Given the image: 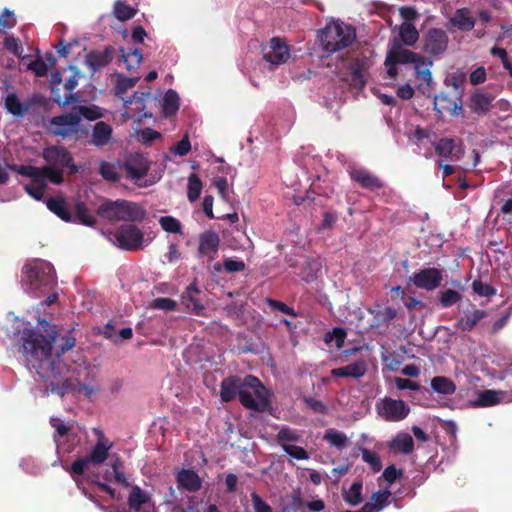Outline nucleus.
I'll list each match as a JSON object with an SVG mask.
<instances>
[{
    "mask_svg": "<svg viewBox=\"0 0 512 512\" xmlns=\"http://www.w3.org/2000/svg\"><path fill=\"white\" fill-rule=\"evenodd\" d=\"M21 282L31 292L52 288L56 283L54 267L47 261L33 260L23 266Z\"/></svg>",
    "mask_w": 512,
    "mask_h": 512,
    "instance_id": "nucleus-2",
    "label": "nucleus"
},
{
    "mask_svg": "<svg viewBox=\"0 0 512 512\" xmlns=\"http://www.w3.org/2000/svg\"><path fill=\"white\" fill-rule=\"evenodd\" d=\"M494 99L493 94L477 89L470 95L467 107L473 114L485 116L490 112Z\"/></svg>",
    "mask_w": 512,
    "mask_h": 512,
    "instance_id": "nucleus-16",
    "label": "nucleus"
},
{
    "mask_svg": "<svg viewBox=\"0 0 512 512\" xmlns=\"http://www.w3.org/2000/svg\"><path fill=\"white\" fill-rule=\"evenodd\" d=\"M388 62L392 64H414L422 59V55L408 49H403L401 43L394 40L392 47L389 49Z\"/></svg>",
    "mask_w": 512,
    "mask_h": 512,
    "instance_id": "nucleus-18",
    "label": "nucleus"
},
{
    "mask_svg": "<svg viewBox=\"0 0 512 512\" xmlns=\"http://www.w3.org/2000/svg\"><path fill=\"white\" fill-rule=\"evenodd\" d=\"M350 178L361 188L375 191L383 188V182L373 173L365 168H352L349 171Z\"/></svg>",
    "mask_w": 512,
    "mask_h": 512,
    "instance_id": "nucleus-17",
    "label": "nucleus"
},
{
    "mask_svg": "<svg viewBox=\"0 0 512 512\" xmlns=\"http://www.w3.org/2000/svg\"><path fill=\"white\" fill-rule=\"evenodd\" d=\"M63 171L64 169L62 168L43 166L41 171V177L44 181H46L47 179L53 184L60 185L64 182Z\"/></svg>",
    "mask_w": 512,
    "mask_h": 512,
    "instance_id": "nucleus-49",
    "label": "nucleus"
},
{
    "mask_svg": "<svg viewBox=\"0 0 512 512\" xmlns=\"http://www.w3.org/2000/svg\"><path fill=\"white\" fill-rule=\"evenodd\" d=\"M112 132L110 124L104 121L97 122L92 130L91 144L99 148L106 146L111 141Z\"/></svg>",
    "mask_w": 512,
    "mask_h": 512,
    "instance_id": "nucleus-26",
    "label": "nucleus"
},
{
    "mask_svg": "<svg viewBox=\"0 0 512 512\" xmlns=\"http://www.w3.org/2000/svg\"><path fill=\"white\" fill-rule=\"evenodd\" d=\"M318 37L322 49L333 54L349 47L356 39V32L343 22H332L319 31Z\"/></svg>",
    "mask_w": 512,
    "mask_h": 512,
    "instance_id": "nucleus-3",
    "label": "nucleus"
},
{
    "mask_svg": "<svg viewBox=\"0 0 512 512\" xmlns=\"http://www.w3.org/2000/svg\"><path fill=\"white\" fill-rule=\"evenodd\" d=\"M437 299L442 308H448L461 301L462 295L456 290L447 289L445 291H440L437 294Z\"/></svg>",
    "mask_w": 512,
    "mask_h": 512,
    "instance_id": "nucleus-44",
    "label": "nucleus"
},
{
    "mask_svg": "<svg viewBox=\"0 0 512 512\" xmlns=\"http://www.w3.org/2000/svg\"><path fill=\"white\" fill-rule=\"evenodd\" d=\"M179 96L176 91L169 89L163 98V112L166 116L174 115L179 109Z\"/></svg>",
    "mask_w": 512,
    "mask_h": 512,
    "instance_id": "nucleus-42",
    "label": "nucleus"
},
{
    "mask_svg": "<svg viewBox=\"0 0 512 512\" xmlns=\"http://www.w3.org/2000/svg\"><path fill=\"white\" fill-rule=\"evenodd\" d=\"M48 130L52 135L62 139L77 140L82 133L80 116L75 111L54 116L49 120Z\"/></svg>",
    "mask_w": 512,
    "mask_h": 512,
    "instance_id": "nucleus-7",
    "label": "nucleus"
},
{
    "mask_svg": "<svg viewBox=\"0 0 512 512\" xmlns=\"http://www.w3.org/2000/svg\"><path fill=\"white\" fill-rule=\"evenodd\" d=\"M186 306L191 309L195 314L201 315L205 309L204 305L193 295L182 296Z\"/></svg>",
    "mask_w": 512,
    "mask_h": 512,
    "instance_id": "nucleus-62",
    "label": "nucleus"
},
{
    "mask_svg": "<svg viewBox=\"0 0 512 512\" xmlns=\"http://www.w3.org/2000/svg\"><path fill=\"white\" fill-rule=\"evenodd\" d=\"M111 447L112 443L101 435L87 456L79 457L73 461L68 469L70 475L72 477L81 476L84 474L88 465L97 466L102 464L108 458Z\"/></svg>",
    "mask_w": 512,
    "mask_h": 512,
    "instance_id": "nucleus-6",
    "label": "nucleus"
},
{
    "mask_svg": "<svg viewBox=\"0 0 512 512\" xmlns=\"http://www.w3.org/2000/svg\"><path fill=\"white\" fill-rule=\"evenodd\" d=\"M25 111L26 113L35 107H45L47 105V99L45 96L35 93L31 97H29L25 102Z\"/></svg>",
    "mask_w": 512,
    "mask_h": 512,
    "instance_id": "nucleus-60",
    "label": "nucleus"
},
{
    "mask_svg": "<svg viewBox=\"0 0 512 512\" xmlns=\"http://www.w3.org/2000/svg\"><path fill=\"white\" fill-rule=\"evenodd\" d=\"M366 364L364 361H357L347 366L334 368L330 374L334 377H352L360 378L366 373Z\"/></svg>",
    "mask_w": 512,
    "mask_h": 512,
    "instance_id": "nucleus-29",
    "label": "nucleus"
},
{
    "mask_svg": "<svg viewBox=\"0 0 512 512\" xmlns=\"http://www.w3.org/2000/svg\"><path fill=\"white\" fill-rule=\"evenodd\" d=\"M77 84H78V81L75 76H71L69 79H67L64 84V87L68 91V93L65 94L64 97H62L59 94V89L53 85L51 88V93L53 95V101L61 106H66V105L72 103L73 101H75L76 97L72 94V91L75 89Z\"/></svg>",
    "mask_w": 512,
    "mask_h": 512,
    "instance_id": "nucleus-30",
    "label": "nucleus"
},
{
    "mask_svg": "<svg viewBox=\"0 0 512 512\" xmlns=\"http://www.w3.org/2000/svg\"><path fill=\"white\" fill-rule=\"evenodd\" d=\"M302 400L305 403V405L314 413L326 414L328 412L326 405L320 400H317L309 396L303 397Z\"/></svg>",
    "mask_w": 512,
    "mask_h": 512,
    "instance_id": "nucleus-59",
    "label": "nucleus"
},
{
    "mask_svg": "<svg viewBox=\"0 0 512 512\" xmlns=\"http://www.w3.org/2000/svg\"><path fill=\"white\" fill-rule=\"evenodd\" d=\"M450 23L461 31H471L475 26V18L468 8H459L450 18Z\"/></svg>",
    "mask_w": 512,
    "mask_h": 512,
    "instance_id": "nucleus-27",
    "label": "nucleus"
},
{
    "mask_svg": "<svg viewBox=\"0 0 512 512\" xmlns=\"http://www.w3.org/2000/svg\"><path fill=\"white\" fill-rule=\"evenodd\" d=\"M432 65V60L426 59L424 56L414 63V76L420 81L418 84L420 91H424V86L429 87L432 83V73L430 71Z\"/></svg>",
    "mask_w": 512,
    "mask_h": 512,
    "instance_id": "nucleus-24",
    "label": "nucleus"
},
{
    "mask_svg": "<svg viewBox=\"0 0 512 512\" xmlns=\"http://www.w3.org/2000/svg\"><path fill=\"white\" fill-rule=\"evenodd\" d=\"M362 488V481H355L348 491L343 492L344 501L351 506H357L360 504L363 500Z\"/></svg>",
    "mask_w": 512,
    "mask_h": 512,
    "instance_id": "nucleus-40",
    "label": "nucleus"
},
{
    "mask_svg": "<svg viewBox=\"0 0 512 512\" xmlns=\"http://www.w3.org/2000/svg\"><path fill=\"white\" fill-rule=\"evenodd\" d=\"M283 450L289 456H291L292 458H295L297 460L309 459V454L307 453V451L300 446H296V445H292V444L291 445H283Z\"/></svg>",
    "mask_w": 512,
    "mask_h": 512,
    "instance_id": "nucleus-58",
    "label": "nucleus"
},
{
    "mask_svg": "<svg viewBox=\"0 0 512 512\" xmlns=\"http://www.w3.org/2000/svg\"><path fill=\"white\" fill-rule=\"evenodd\" d=\"M251 501L254 512H272L271 506L266 503L256 492L251 493Z\"/></svg>",
    "mask_w": 512,
    "mask_h": 512,
    "instance_id": "nucleus-63",
    "label": "nucleus"
},
{
    "mask_svg": "<svg viewBox=\"0 0 512 512\" xmlns=\"http://www.w3.org/2000/svg\"><path fill=\"white\" fill-rule=\"evenodd\" d=\"M243 379L239 376H230L222 380L220 397L223 402H230L239 396Z\"/></svg>",
    "mask_w": 512,
    "mask_h": 512,
    "instance_id": "nucleus-23",
    "label": "nucleus"
},
{
    "mask_svg": "<svg viewBox=\"0 0 512 512\" xmlns=\"http://www.w3.org/2000/svg\"><path fill=\"white\" fill-rule=\"evenodd\" d=\"M5 108L9 113L19 118H22L26 114L25 104L20 102L18 96L14 93L6 96Z\"/></svg>",
    "mask_w": 512,
    "mask_h": 512,
    "instance_id": "nucleus-41",
    "label": "nucleus"
},
{
    "mask_svg": "<svg viewBox=\"0 0 512 512\" xmlns=\"http://www.w3.org/2000/svg\"><path fill=\"white\" fill-rule=\"evenodd\" d=\"M474 293L481 297H491L496 294V289L490 284L483 283L481 280H474L472 283Z\"/></svg>",
    "mask_w": 512,
    "mask_h": 512,
    "instance_id": "nucleus-56",
    "label": "nucleus"
},
{
    "mask_svg": "<svg viewBox=\"0 0 512 512\" xmlns=\"http://www.w3.org/2000/svg\"><path fill=\"white\" fill-rule=\"evenodd\" d=\"M162 229L169 233H182L181 223L178 219L172 216H162L159 219Z\"/></svg>",
    "mask_w": 512,
    "mask_h": 512,
    "instance_id": "nucleus-54",
    "label": "nucleus"
},
{
    "mask_svg": "<svg viewBox=\"0 0 512 512\" xmlns=\"http://www.w3.org/2000/svg\"><path fill=\"white\" fill-rule=\"evenodd\" d=\"M114 244L125 251H137L144 243V233L134 224H122L111 233Z\"/></svg>",
    "mask_w": 512,
    "mask_h": 512,
    "instance_id": "nucleus-8",
    "label": "nucleus"
},
{
    "mask_svg": "<svg viewBox=\"0 0 512 512\" xmlns=\"http://www.w3.org/2000/svg\"><path fill=\"white\" fill-rule=\"evenodd\" d=\"M150 307L153 309H158V310H163V311H174L177 307V303L175 300H173L171 298L160 297V298L154 299L151 302Z\"/></svg>",
    "mask_w": 512,
    "mask_h": 512,
    "instance_id": "nucleus-57",
    "label": "nucleus"
},
{
    "mask_svg": "<svg viewBox=\"0 0 512 512\" xmlns=\"http://www.w3.org/2000/svg\"><path fill=\"white\" fill-rule=\"evenodd\" d=\"M47 208L57 215L63 221L69 222L72 220V215L67 208V204L62 197H51L47 200Z\"/></svg>",
    "mask_w": 512,
    "mask_h": 512,
    "instance_id": "nucleus-34",
    "label": "nucleus"
},
{
    "mask_svg": "<svg viewBox=\"0 0 512 512\" xmlns=\"http://www.w3.org/2000/svg\"><path fill=\"white\" fill-rule=\"evenodd\" d=\"M75 220L86 226H94L96 218L84 203H77L75 207Z\"/></svg>",
    "mask_w": 512,
    "mask_h": 512,
    "instance_id": "nucleus-45",
    "label": "nucleus"
},
{
    "mask_svg": "<svg viewBox=\"0 0 512 512\" xmlns=\"http://www.w3.org/2000/svg\"><path fill=\"white\" fill-rule=\"evenodd\" d=\"M345 338L346 331L341 327H335L325 334L324 341L327 344L334 342L337 348H341L344 345Z\"/></svg>",
    "mask_w": 512,
    "mask_h": 512,
    "instance_id": "nucleus-53",
    "label": "nucleus"
},
{
    "mask_svg": "<svg viewBox=\"0 0 512 512\" xmlns=\"http://www.w3.org/2000/svg\"><path fill=\"white\" fill-rule=\"evenodd\" d=\"M487 316L484 310L474 309L472 312L465 314L456 323L455 328L463 332H469L474 329L480 320Z\"/></svg>",
    "mask_w": 512,
    "mask_h": 512,
    "instance_id": "nucleus-31",
    "label": "nucleus"
},
{
    "mask_svg": "<svg viewBox=\"0 0 512 512\" xmlns=\"http://www.w3.org/2000/svg\"><path fill=\"white\" fill-rule=\"evenodd\" d=\"M171 152L175 155L185 156L191 150V144L189 141L188 135H185L174 147H172Z\"/></svg>",
    "mask_w": 512,
    "mask_h": 512,
    "instance_id": "nucleus-61",
    "label": "nucleus"
},
{
    "mask_svg": "<svg viewBox=\"0 0 512 512\" xmlns=\"http://www.w3.org/2000/svg\"><path fill=\"white\" fill-rule=\"evenodd\" d=\"M448 41V35L443 29L431 28L423 37L422 49L426 54L439 56L446 51Z\"/></svg>",
    "mask_w": 512,
    "mask_h": 512,
    "instance_id": "nucleus-11",
    "label": "nucleus"
},
{
    "mask_svg": "<svg viewBox=\"0 0 512 512\" xmlns=\"http://www.w3.org/2000/svg\"><path fill=\"white\" fill-rule=\"evenodd\" d=\"M431 388L434 392L451 395L456 391L455 383L445 376H435L431 379Z\"/></svg>",
    "mask_w": 512,
    "mask_h": 512,
    "instance_id": "nucleus-37",
    "label": "nucleus"
},
{
    "mask_svg": "<svg viewBox=\"0 0 512 512\" xmlns=\"http://www.w3.org/2000/svg\"><path fill=\"white\" fill-rule=\"evenodd\" d=\"M202 190V181L199 176L195 173H192L188 178V191L187 197L190 202H195L201 193Z\"/></svg>",
    "mask_w": 512,
    "mask_h": 512,
    "instance_id": "nucleus-50",
    "label": "nucleus"
},
{
    "mask_svg": "<svg viewBox=\"0 0 512 512\" xmlns=\"http://www.w3.org/2000/svg\"><path fill=\"white\" fill-rule=\"evenodd\" d=\"M22 342L21 351L30 370H34L40 378L47 382L46 388L52 393L63 397L72 389L69 378H64L68 371L60 355L72 349L76 339L66 334L62 337L60 351L52 352L58 332L55 326L46 320H39L37 329L23 328L19 331Z\"/></svg>",
    "mask_w": 512,
    "mask_h": 512,
    "instance_id": "nucleus-1",
    "label": "nucleus"
},
{
    "mask_svg": "<svg viewBox=\"0 0 512 512\" xmlns=\"http://www.w3.org/2000/svg\"><path fill=\"white\" fill-rule=\"evenodd\" d=\"M499 394L494 390H484L478 394V398L474 401L476 407H489L499 403Z\"/></svg>",
    "mask_w": 512,
    "mask_h": 512,
    "instance_id": "nucleus-47",
    "label": "nucleus"
},
{
    "mask_svg": "<svg viewBox=\"0 0 512 512\" xmlns=\"http://www.w3.org/2000/svg\"><path fill=\"white\" fill-rule=\"evenodd\" d=\"M262 52L263 58L273 65L285 63L290 56L287 44L279 37H273L269 46L263 47Z\"/></svg>",
    "mask_w": 512,
    "mask_h": 512,
    "instance_id": "nucleus-14",
    "label": "nucleus"
},
{
    "mask_svg": "<svg viewBox=\"0 0 512 512\" xmlns=\"http://www.w3.org/2000/svg\"><path fill=\"white\" fill-rule=\"evenodd\" d=\"M139 81V77H126L123 74H118L116 79V95L121 97L131 88H133L137 82Z\"/></svg>",
    "mask_w": 512,
    "mask_h": 512,
    "instance_id": "nucleus-46",
    "label": "nucleus"
},
{
    "mask_svg": "<svg viewBox=\"0 0 512 512\" xmlns=\"http://www.w3.org/2000/svg\"><path fill=\"white\" fill-rule=\"evenodd\" d=\"M99 172L105 180H108L111 182H117L120 180V175L117 172L115 165H113L109 162H106V161L101 162Z\"/></svg>",
    "mask_w": 512,
    "mask_h": 512,
    "instance_id": "nucleus-55",
    "label": "nucleus"
},
{
    "mask_svg": "<svg viewBox=\"0 0 512 512\" xmlns=\"http://www.w3.org/2000/svg\"><path fill=\"white\" fill-rule=\"evenodd\" d=\"M238 398L245 408L258 412H264L270 405L265 387L252 375L243 378Z\"/></svg>",
    "mask_w": 512,
    "mask_h": 512,
    "instance_id": "nucleus-5",
    "label": "nucleus"
},
{
    "mask_svg": "<svg viewBox=\"0 0 512 512\" xmlns=\"http://www.w3.org/2000/svg\"><path fill=\"white\" fill-rule=\"evenodd\" d=\"M362 460L370 465L373 472H379L382 469V462L379 455L367 448L361 449Z\"/></svg>",
    "mask_w": 512,
    "mask_h": 512,
    "instance_id": "nucleus-52",
    "label": "nucleus"
},
{
    "mask_svg": "<svg viewBox=\"0 0 512 512\" xmlns=\"http://www.w3.org/2000/svg\"><path fill=\"white\" fill-rule=\"evenodd\" d=\"M391 492L389 490L377 491L374 493L368 502L361 508V512H379L388 503Z\"/></svg>",
    "mask_w": 512,
    "mask_h": 512,
    "instance_id": "nucleus-32",
    "label": "nucleus"
},
{
    "mask_svg": "<svg viewBox=\"0 0 512 512\" xmlns=\"http://www.w3.org/2000/svg\"><path fill=\"white\" fill-rule=\"evenodd\" d=\"M323 440L328 442L331 446H334L338 450H342L348 445L347 436L343 432L337 431L332 428L328 429L325 432Z\"/></svg>",
    "mask_w": 512,
    "mask_h": 512,
    "instance_id": "nucleus-39",
    "label": "nucleus"
},
{
    "mask_svg": "<svg viewBox=\"0 0 512 512\" xmlns=\"http://www.w3.org/2000/svg\"><path fill=\"white\" fill-rule=\"evenodd\" d=\"M115 51L112 46H106L102 51L92 50L86 55L85 62L93 72H96L113 60Z\"/></svg>",
    "mask_w": 512,
    "mask_h": 512,
    "instance_id": "nucleus-20",
    "label": "nucleus"
},
{
    "mask_svg": "<svg viewBox=\"0 0 512 512\" xmlns=\"http://www.w3.org/2000/svg\"><path fill=\"white\" fill-rule=\"evenodd\" d=\"M42 158L46 166L54 168H69L70 174L78 172V167L73 162L72 154L63 146H48L43 149Z\"/></svg>",
    "mask_w": 512,
    "mask_h": 512,
    "instance_id": "nucleus-9",
    "label": "nucleus"
},
{
    "mask_svg": "<svg viewBox=\"0 0 512 512\" xmlns=\"http://www.w3.org/2000/svg\"><path fill=\"white\" fill-rule=\"evenodd\" d=\"M127 176L132 180H139L147 175L149 166L140 155L129 158L124 164Z\"/></svg>",
    "mask_w": 512,
    "mask_h": 512,
    "instance_id": "nucleus-25",
    "label": "nucleus"
},
{
    "mask_svg": "<svg viewBox=\"0 0 512 512\" xmlns=\"http://www.w3.org/2000/svg\"><path fill=\"white\" fill-rule=\"evenodd\" d=\"M442 279V271L430 267L414 273L410 280L417 288L432 291L441 285Z\"/></svg>",
    "mask_w": 512,
    "mask_h": 512,
    "instance_id": "nucleus-13",
    "label": "nucleus"
},
{
    "mask_svg": "<svg viewBox=\"0 0 512 512\" xmlns=\"http://www.w3.org/2000/svg\"><path fill=\"white\" fill-rule=\"evenodd\" d=\"M100 217L109 221L142 222L146 210L138 203L127 200H107L98 208Z\"/></svg>",
    "mask_w": 512,
    "mask_h": 512,
    "instance_id": "nucleus-4",
    "label": "nucleus"
},
{
    "mask_svg": "<svg viewBox=\"0 0 512 512\" xmlns=\"http://www.w3.org/2000/svg\"><path fill=\"white\" fill-rule=\"evenodd\" d=\"M389 448L394 452L408 455L414 450V440L408 433H398L389 443Z\"/></svg>",
    "mask_w": 512,
    "mask_h": 512,
    "instance_id": "nucleus-33",
    "label": "nucleus"
},
{
    "mask_svg": "<svg viewBox=\"0 0 512 512\" xmlns=\"http://www.w3.org/2000/svg\"><path fill=\"white\" fill-rule=\"evenodd\" d=\"M46 188L47 183L42 177L34 179L30 184L24 186L25 192L38 201L43 199Z\"/></svg>",
    "mask_w": 512,
    "mask_h": 512,
    "instance_id": "nucleus-43",
    "label": "nucleus"
},
{
    "mask_svg": "<svg viewBox=\"0 0 512 512\" xmlns=\"http://www.w3.org/2000/svg\"><path fill=\"white\" fill-rule=\"evenodd\" d=\"M119 51L121 52V61L125 63L128 71L135 70L140 66L143 56L138 48L130 49V51L126 53L125 49L120 47Z\"/></svg>",
    "mask_w": 512,
    "mask_h": 512,
    "instance_id": "nucleus-36",
    "label": "nucleus"
},
{
    "mask_svg": "<svg viewBox=\"0 0 512 512\" xmlns=\"http://www.w3.org/2000/svg\"><path fill=\"white\" fill-rule=\"evenodd\" d=\"M151 501V496L139 486H132L127 499V505L133 512H140L143 505Z\"/></svg>",
    "mask_w": 512,
    "mask_h": 512,
    "instance_id": "nucleus-28",
    "label": "nucleus"
},
{
    "mask_svg": "<svg viewBox=\"0 0 512 512\" xmlns=\"http://www.w3.org/2000/svg\"><path fill=\"white\" fill-rule=\"evenodd\" d=\"M402 474L403 471L401 469H397L395 465L391 464L385 468V470L382 473V477L388 484H392L394 481L400 478Z\"/></svg>",
    "mask_w": 512,
    "mask_h": 512,
    "instance_id": "nucleus-64",
    "label": "nucleus"
},
{
    "mask_svg": "<svg viewBox=\"0 0 512 512\" xmlns=\"http://www.w3.org/2000/svg\"><path fill=\"white\" fill-rule=\"evenodd\" d=\"M74 111L77 113V115L80 116V119L84 117L85 119L89 121H94L102 117V113L100 112L99 107L92 105V106H85L80 105L74 108Z\"/></svg>",
    "mask_w": 512,
    "mask_h": 512,
    "instance_id": "nucleus-51",
    "label": "nucleus"
},
{
    "mask_svg": "<svg viewBox=\"0 0 512 512\" xmlns=\"http://www.w3.org/2000/svg\"><path fill=\"white\" fill-rule=\"evenodd\" d=\"M277 443L283 448V445L300 441V435L296 430L289 427H283L276 435Z\"/></svg>",
    "mask_w": 512,
    "mask_h": 512,
    "instance_id": "nucleus-48",
    "label": "nucleus"
},
{
    "mask_svg": "<svg viewBox=\"0 0 512 512\" xmlns=\"http://www.w3.org/2000/svg\"><path fill=\"white\" fill-rule=\"evenodd\" d=\"M434 109L439 113L445 112L452 116H458L463 113L462 95L459 94L455 99L448 93L442 92L434 97Z\"/></svg>",
    "mask_w": 512,
    "mask_h": 512,
    "instance_id": "nucleus-15",
    "label": "nucleus"
},
{
    "mask_svg": "<svg viewBox=\"0 0 512 512\" xmlns=\"http://www.w3.org/2000/svg\"><path fill=\"white\" fill-rule=\"evenodd\" d=\"M378 414L386 421L398 422L407 417L410 408L403 400L384 397L376 404Z\"/></svg>",
    "mask_w": 512,
    "mask_h": 512,
    "instance_id": "nucleus-10",
    "label": "nucleus"
},
{
    "mask_svg": "<svg viewBox=\"0 0 512 512\" xmlns=\"http://www.w3.org/2000/svg\"><path fill=\"white\" fill-rule=\"evenodd\" d=\"M138 10L123 0H116L113 6V15L121 22L132 19Z\"/></svg>",
    "mask_w": 512,
    "mask_h": 512,
    "instance_id": "nucleus-35",
    "label": "nucleus"
},
{
    "mask_svg": "<svg viewBox=\"0 0 512 512\" xmlns=\"http://www.w3.org/2000/svg\"><path fill=\"white\" fill-rule=\"evenodd\" d=\"M178 486L188 492L194 493L200 490L202 480L199 475L192 469H181L176 475Z\"/></svg>",
    "mask_w": 512,
    "mask_h": 512,
    "instance_id": "nucleus-22",
    "label": "nucleus"
},
{
    "mask_svg": "<svg viewBox=\"0 0 512 512\" xmlns=\"http://www.w3.org/2000/svg\"><path fill=\"white\" fill-rule=\"evenodd\" d=\"M401 41L407 46H413L419 39V33L416 27L409 22H403L399 28Z\"/></svg>",
    "mask_w": 512,
    "mask_h": 512,
    "instance_id": "nucleus-38",
    "label": "nucleus"
},
{
    "mask_svg": "<svg viewBox=\"0 0 512 512\" xmlns=\"http://www.w3.org/2000/svg\"><path fill=\"white\" fill-rule=\"evenodd\" d=\"M368 69L369 60L366 57L352 59L347 66L349 77H343L342 80L347 82L350 88L362 90L366 85V73Z\"/></svg>",
    "mask_w": 512,
    "mask_h": 512,
    "instance_id": "nucleus-12",
    "label": "nucleus"
},
{
    "mask_svg": "<svg viewBox=\"0 0 512 512\" xmlns=\"http://www.w3.org/2000/svg\"><path fill=\"white\" fill-rule=\"evenodd\" d=\"M434 147L437 155L450 161H458L464 154L461 145L452 138H441Z\"/></svg>",
    "mask_w": 512,
    "mask_h": 512,
    "instance_id": "nucleus-19",
    "label": "nucleus"
},
{
    "mask_svg": "<svg viewBox=\"0 0 512 512\" xmlns=\"http://www.w3.org/2000/svg\"><path fill=\"white\" fill-rule=\"evenodd\" d=\"M219 236L212 231L204 232L199 239V253L207 256L210 260L214 259L219 249Z\"/></svg>",
    "mask_w": 512,
    "mask_h": 512,
    "instance_id": "nucleus-21",
    "label": "nucleus"
}]
</instances>
